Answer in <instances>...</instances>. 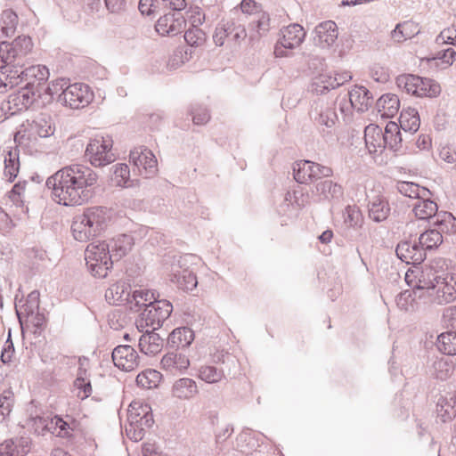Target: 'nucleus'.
<instances>
[{
    "instance_id": "22",
    "label": "nucleus",
    "mask_w": 456,
    "mask_h": 456,
    "mask_svg": "<svg viewBox=\"0 0 456 456\" xmlns=\"http://www.w3.org/2000/svg\"><path fill=\"white\" fill-rule=\"evenodd\" d=\"M397 256L407 264H420L424 259L422 248L409 242H401L396 248Z\"/></svg>"
},
{
    "instance_id": "26",
    "label": "nucleus",
    "mask_w": 456,
    "mask_h": 456,
    "mask_svg": "<svg viewBox=\"0 0 456 456\" xmlns=\"http://www.w3.org/2000/svg\"><path fill=\"white\" fill-rule=\"evenodd\" d=\"M389 213V204L383 196L377 195L370 200L369 216L374 221L380 222L386 220Z\"/></svg>"
},
{
    "instance_id": "42",
    "label": "nucleus",
    "mask_w": 456,
    "mask_h": 456,
    "mask_svg": "<svg viewBox=\"0 0 456 456\" xmlns=\"http://www.w3.org/2000/svg\"><path fill=\"white\" fill-rule=\"evenodd\" d=\"M18 25L17 14L11 11L5 10L0 17V30L4 37H12L16 30Z\"/></svg>"
},
{
    "instance_id": "63",
    "label": "nucleus",
    "mask_w": 456,
    "mask_h": 456,
    "mask_svg": "<svg viewBox=\"0 0 456 456\" xmlns=\"http://www.w3.org/2000/svg\"><path fill=\"white\" fill-rule=\"evenodd\" d=\"M414 301V297L411 292L404 291L402 293L398 298L397 304L402 308L405 309L406 311L412 309V302Z\"/></svg>"
},
{
    "instance_id": "31",
    "label": "nucleus",
    "mask_w": 456,
    "mask_h": 456,
    "mask_svg": "<svg viewBox=\"0 0 456 456\" xmlns=\"http://www.w3.org/2000/svg\"><path fill=\"white\" fill-rule=\"evenodd\" d=\"M133 245V239L126 234L113 239L110 247L111 258L114 257L116 260L121 259L131 251Z\"/></svg>"
},
{
    "instance_id": "2",
    "label": "nucleus",
    "mask_w": 456,
    "mask_h": 456,
    "mask_svg": "<svg viewBox=\"0 0 456 456\" xmlns=\"http://www.w3.org/2000/svg\"><path fill=\"white\" fill-rule=\"evenodd\" d=\"M418 289L431 290L433 301L438 305L448 304L456 299V273H443L438 274L431 267L422 270L419 281L413 285Z\"/></svg>"
},
{
    "instance_id": "12",
    "label": "nucleus",
    "mask_w": 456,
    "mask_h": 456,
    "mask_svg": "<svg viewBox=\"0 0 456 456\" xmlns=\"http://www.w3.org/2000/svg\"><path fill=\"white\" fill-rule=\"evenodd\" d=\"M49 76V69L44 65H34L23 70V77L28 80L26 86L37 92V97H41L43 93L49 94L46 85Z\"/></svg>"
},
{
    "instance_id": "30",
    "label": "nucleus",
    "mask_w": 456,
    "mask_h": 456,
    "mask_svg": "<svg viewBox=\"0 0 456 456\" xmlns=\"http://www.w3.org/2000/svg\"><path fill=\"white\" fill-rule=\"evenodd\" d=\"M419 24L413 20L399 23L392 32V38L398 43L410 39L419 34Z\"/></svg>"
},
{
    "instance_id": "18",
    "label": "nucleus",
    "mask_w": 456,
    "mask_h": 456,
    "mask_svg": "<svg viewBox=\"0 0 456 456\" xmlns=\"http://www.w3.org/2000/svg\"><path fill=\"white\" fill-rule=\"evenodd\" d=\"M338 26L332 20L323 21L315 28L314 40L322 48L332 45L338 39Z\"/></svg>"
},
{
    "instance_id": "36",
    "label": "nucleus",
    "mask_w": 456,
    "mask_h": 456,
    "mask_svg": "<svg viewBox=\"0 0 456 456\" xmlns=\"http://www.w3.org/2000/svg\"><path fill=\"white\" fill-rule=\"evenodd\" d=\"M53 133L54 127L49 120L39 119L30 125L28 140L37 141V138H46L53 135Z\"/></svg>"
},
{
    "instance_id": "13",
    "label": "nucleus",
    "mask_w": 456,
    "mask_h": 456,
    "mask_svg": "<svg viewBox=\"0 0 456 456\" xmlns=\"http://www.w3.org/2000/svg\"><path fill=\"white\" fill-rule=\"evenodd\" d=\"M305 36L304 28L299 24H290L281 30V37L279 44L275 46L274 53L277 56L285 55V49H293L298 47Z\"/></svg>"
},
{
    "instance_id": "51",
    "label": "nucleus",
    "mask_w": 456,
    "mask_h": 456,
    "mask_svg": "<svg viewBox=\"0 0 456 456\" xmlns=\"http://www.w3.org/2000/svg\"><path fill=\"white\" fill-rule=\"evenodd\" d=\"M176 283L183 290H191L197 286V278L194 273L189 270H183L181 274L175 275Z\"/></svg>"
},
{
    "instance_id": "6",
    "label": "nucleus",
    "mask_w": 456,
    "mask_h": 456,
    "mask_svg": "<svg viewBox=\"0 0 456 456\" xmlns=\"http://www.w3.org/2000/svg\"><path fill=\"white\" fill-rule=\"evenodd\" d=\"M114 142L110 135L91 138L86 147L85 158L94 167H102L117 159L113 151Z\"/></svg>"
},
{
    "instance_id": "10",
    "label": "nucleus",
    "mask_w": 456,
    "mask_h": 456,
    "mask_svg": "<svg viewBox=\"0 0 456 456\" xmlns=\"http://www.w3.org/2000/svg\"><path fill=\"white\" fill-rule=\"evenodd\" d=\"M332 175L330 167L322 166L309 160H301L294 167V178L300 183H310L322 177Z\"/></svg>"
},
{
    "instance_id": "4",
    "label": "nucleus",
    "mask_w": 456,
    "mask_h": 456,
    "mask_svg": "<svg viewBox=\"0 0 456 456\" xmlns=\"http://www.w3.org/2000/svg\"><path fill=\"white\" fill-rule=\"evenodd\" d=\"M49 95L59 94L58 101L71 109H81L89 105L94 100V92L84 83L68 85L64 78H57L48 84Z\"/></svg>"
},
{
    "instance_id": "55",
    "label": "nucleus",
    "mask_w": 456,
    "mask_h": 456,
    "mask_svg": "<svg viewBox=\"0 0 456 456\" xmlns=\"http://www.w3.org/2000/svg\"><path fill=\"white\" fill-rule=\"evenodd\" d=\"M14 403V394L11 390H4L0 395V414L9 415Z\"/></svg>"
},
{
    "instance_id": "39",
    "label": "nucleus",
    "mask_w": 456,
    "mask_h": 456,
    "mask_svg": "<svg viewBox=\"0 0 456 456\" xmlns=\"http://www.w3.org/2000/svg\"><path fill=\"white\" fill-rule=\"evenodd\" d=\"M436 413L444 422L452 419L456 415V401L452 397L442 396L436 404Z\"/></svg>"
},
{
    "instance_id": "19",
    "label": "nucleus",
    "mask_w": 456,
    "mask_h": 456,
    "mask_svg": "<svg viewBox=\"0 0 456 456\" xmlns=\"http://www.w3.org/2000/svg\"><path fill=\"white\" fill-rule=\"evenodd\" d=\"M161 367L166 371L176 375L188 369L190 366L189 357L182 353H168L161 359Z\"/></svg>"
},
{
    "instance_id": "37",
    "label": "nucleus",
    "mask_w": 456,
    "mask_h": 456,
    "mask_svg": "<svg viewBox=\"0 0 456 456\" xmlns=\"http://www.w3.org/2000/svg\"><path fill=\"white\" fill-rule=\"evenodd\" d=\"M437 205L429 200H418L413 205V213L420 220H428L437 214Z\"/></svg>"
},
{
    "instance_id": "48",
    "label": "nucleus",
    "mask_w": 456,
    "mask_h": 456,
    "mask_svg": "<svg viewBox=\"0 0 456 456\" xmlns=\"http://www.w3.org/2000/svg\"><path fill=\"white\" fill-rule=\"evenodd\" d=\"M198 377L207 383H216L221 381L224 375L223 370L206 365L200 368Z\"/></svg>"
},
{
    "instance_id": "59",
    "label": "nucleus",
    "mask_w": 456,
    "mask_h": 456,
    "mask_svg": "<svg viewBox=\"0 0 456 456\" xmlns=\"http://www.w3.org/2000/svg\"><path fill=\"white\" fill-rule=\"evenodd\" d=\"M159 0H140L139 10L142 15L154 14L159 7Z\"/></svg>"
},
{
    "instance_id": "47",
    "label": "nucleus",
    "mask_w": 456,
    "mask_h": 456,
    "mask_svg": "<svg viewBox=\"0 0 456 456\" xmlns=\"http://www.w3.org/2000/svg\"><path fill=\"white\" fill-rule=\"evenodd\" d=\"M184 40L192 47H200L207 41V34L200 28H190L184 33Z\"/></svg>"
},
{
    "instance_id": "1",
    "label": "nucleus",
    "mask_w": 456,
    "mask_h": 456,
    "mask_svg": "<svg viewBox=\"0 0 456 456\" xmlns=\"http://www.w3.org/2000/svg\"><path fill=\"white\" fill-rule=\"evenodd\" d=\"M98 181V174L91 167L72 164L48 177L46 185L55 202L67 207H77L92 199Z\"/></svg>"
},
{
    "instance_id": "34",
    "label": "nucleus",
    "mask_w": 456,
    "mask_h": 456,
    "mask_svg": "<svg viewBox=\"0 0 456 456\" xmlns=\"http://www.w3.org/2000/svg\"><path fill=\"white\" fill-rule=\"evenodd\" d=\"M162 380V374L152 369L141 371L136 377V384L142 389H153L159 387Z\"/></svg>"
},
{
    "instance_id": "3",
    "label": "nucleus",
    "mask_w": 456,
    "mask_h": 456,
    "mask_svg": "<svg viewBox=\"0 0 456 456\" xmlns=\"http://www.w3.org/2000/svg\"><path fill=\"white\" fill-rule=\"evenodd\" d=\"M109 219L104 208H86L74 217L71 224L72 235L76 240L86 242L101 235L106 230Z\"/></svg>"
},
{
    "instance_id": "38",
    "label": "nucleus",
    "mask_w": 456,
    "mask_h": 456,
    "mask_svg": "<svg viewBox=\"0 0 456 456\" xmlns=\"http://www.w3.org/2000/svg\"><path fill=\"white\" fill-rule=\"evenodd\" d=\"M28 182H18L12 189L7 193V198L11 201L12 206L20 208L22 211L25 208L24 202L27 196Z\"/></svg>"
},
{
    "instance_id": "61",
    "label": "nucleus",
    "mask_w": 456,
    "mask_h": 456,
    "mask_svg": "<svg viewBox=\"0 0 456 456\" xmlns=\"http://www.w3.org/2000/svg\"><path fill=\"white\" fill-rule=\"evenodd\" d=\"M210 119L208 111L202 107H197L192 112V121L196 125H204Z\"/></svg>"
},
{
    "instance_id": "40",
    "label": "nucleus",
    "mask_w": 456,
    "mask_h": 456,
    "mask_svg": "<svg viewBox=\"0 0 456 456\" xmlns=\"http://www.w3.org/2000/svg\"><path fill=\"white\" fill-rule=\"evenodd\" d=\"M400 126L394 121H389L383 132L385 147L396 150L402 142Z\"/></svg>"
},
{
    "instance_id": "24",
    "label": "nucleus",
    "mask_w": 456,
    "mask_h": 456,
    "mask_svg": "<svg viewBox=\"0 0 456 456\" xmlns=\"http://www.w3.org/2000/svg\"><path fill=\"white\" fill-rule=\"evenodd\" d=\"M145 333L142 335L139 341L141 351L145 354L154 355L159 353L163 347V340L160 336L154 333L153 330H143Z\"/></svg>"
},
{
    "instance_id": "43",
    "label": "nucleus",
    "mask_w": 456,
    "mask_h": 456,
    "mask_svg": "<svg viewBox=\"0 0 456 456\" xmlns=\"http://www.w3.org/2000/svg\"><path fill=\"white\" fill-rule=\"evenodd\" d=\"M18 315L20 323H25L28 329H32L34 333L37 332L38 330H41L45 324V318L44 314L39 313L31 312L25 315V313L20 310V312H18Z\"/></svg>"
},
{
    "instance_id": "44",
    "label": "nucleus",
    "mask_w": 456,
    "mask_h": 456,
    "mask_svg": "<svg viewBox=\"0 0 456 456\" xmlns=\"http://www.w3.org/2000/svg\"><path fill=\"white\" fill-rule=\"evenodd\" d=\"M434 224L439 229L441 233H455L456 232V218L449 212L437 213Z\"/></svg>"
},
{
    "instance_id": "64",
    "label": "nucleus",
    "mask_w": 456,
    "mask_h": 456,
    "mask_svg": "<svg viewBox=\"0 0 456 456\" xmlns=\"http://www.w3.org/2000/svg\"><path fill=\"white\" fill-rule=\"evenodd\" d=\"M333 86H340L345 83L348 82L352 78L350 71L344 70L341 72H336L334 75Z\"/></svg>"
},
{
    "instance_id": "28",
    "label": "nucleus",
    "mask_w": 456,
    "mask_h": 456,
    "mask_svg": "<svg viewBox=\"0 0 456 456\" xmlns=\"http://www.w3.org/2000/svg\"><path fill=\"white\" fill-rule=\"evenodd\" d=\"M29 451L28 441L6 440L0 444V456H25Z\"/></svg>"
},
{
    "instance_id": "17",
    "label": "nucleus",
    "mask_w": 456,
    "mask_h": 456,
    "mask_svg": "<svg viewBox=\"0 0 456 456\" xmlns=\"http://www.w3.org/2000/svg\"><path fill=\"white\" fill-rule=\"evenodd\" d=\"M185 19L181 13L169 12L161 16L156 23V31L161 36H175L183 31Z\"/></svg>"
},
{
    "instance_id": "7",
    "label": "nucleus",
    "mask_w": 456,
    "mask_h": 456,
    "mask_svg": "<svg viewBox=\"0 0 456 456\" xmlns=\"http://www.w3.org/2000/svg\"><path fill=\"white\" fill-rule=\"evenodd\" d=\"M32 48L33 42L26 36L18 37L11 43H0V69L9 65H21Z\"/></svg>"
},
{
    "instance_id": "21",
    "label": "nucleus",
    "mask_w": 456,
    "mask_h": 456,
    "mask_svg": "<svg viewBox=\"0 0 456 456\" xmlns=\"http://www.w3.org/2000/svg\"><path fill=\"white\" fill-rule=\"evenodd\" d=\"M4 176L9 182H12L20 171L19 151L15 147L4 149Z\"/></svg>"
},
{
    "instance_id": "23",
    "label": "nucleus",
    "mask_w": 456,
    "mask_h": 456,
    "mask_svg": "<svg viewBox=\"0 0 456 456\" xmlns=\"http://www.w3.org/2000/svg\"><path fill=\"white\" fill-rule=\"evenodd\" d=\"M366 147L370 153H376L385 148L382 129L374 124H370L364 130Z\"/></svg>"
},
{
    "instance_id": "14",
    "label": "nucleus",
    "mask_w": 456,
    "mask_h": 456,
    "mask_svg": "<svg viewBox=\"0 0 456 456\" xmlns=\"http://www.w3.org/2000/svg\"><path fill=\"white\" fill-rule=\"evenodd\" d=\"M127 419L130 424L129 428H126V433L129 436L134 425L141 428L143 425H148L152 420L151 408L148 403L141 400H134L129 404Z\"/></svg>"
},
{
    "instance_id": "29",
    "label": "nucleus",
    "mask_w": 456,
    "mask_h": 456,
    "mask_svg": "<svg viewBox=\"0 0 456 456\" xmlns=\"http://www.w3.org/2000/svg\"><path fill=\"white\" fill-rule=\"evenodd\" d=\"M43 425L44 428L56 435L57 436L66 437L70 435V427L61 418L54 416L50 419L40 418L37 419Z\"/></svg>"
},
{
    "instance_id": "46",
    "label": "nucleus",
    "mask_w": 456,
    "mask_h": 456,
    "mask_svg": "<svg viewBox=\"0 0 456 456\" xmlns=\"http://www.w3.org/2000/svg\"><path fill=\"white\" fill-rule=\"evenodd\" d=\"M419 245L422 250L437 248L443 242V235L437 230H429L419 236Z\"/></svg>"
},
{
    "instance_id": "50",
    "label": "nucleus",
    "mask_w": 456,
    "mask_h": 456,
    "mask_svg": "<svg viewBox=\"0 0 456 456\" xmlns=\"http://www.w3.org/2000/svg\"><path fill=\"white\" fill-rule=\"evenodd\" d=\"M133 300L137 306H146V308L159 301L155 292L148 289L135 290L133 293Z\"/></svg>"
},
{
    "instance_id": "27",
    "label": "nucleus",
    "mask_w": 456,
    "mask_h": 456,
    "mask_svg": "<svg viewBox=\"0 0 456 456\" xmlns=\"http://www.w3.org/2000/svg\"><path fill=\"white\" fill-rule=\"evenodd\" d=\"M377 108L381 117H394L400 108L399 98L392 94H384L378 100Z\"/></svg>"
},
{
    "instance_id": "62",
    "label": "nucleus",
    "mask_w": 456,
    "mask_h": 456,
    "mask_svg": "<svg viewBox=\"0 0 456 456\" xmlns=\"http://www.w3.org/2000/svg\"><path fill=\"white\" fill-rule=\"evenodd\" d=\"M456 38V29L453 28H447L442 30L437 37V42L442 44L451 45Z\"/></svg>"
},
{
    "instance_id": "56",
    "label": "nucleus",
    "mask_w": 456,
    "mask_h": 456,
    "mask_svg": "<svg viewBox=\"0 0 456 456\" xmlns=\"http://www.w3.org/2000/svg\"><path fill=\"white\" fill-rule=\"evenodd\" d=\"M397 188L402 194L409 198H419L420 191H425V189H420L418 184L411 182H400Z\"/></svg>"
},
{
    "instance_id": "53",
    "label": "nucleus",
    "mask_w": 456,
    "mask_h": 456,
    "mask_svg": "<svg viewBox=\"0 0 456 456\" xmlns=\"http://www.w3.org/2000/svg\"><path fill=\"white\" fill-rule=\"evenodd\" d=\"M3 72L6 78L3 80L4 88H7V90L19 86L23 80V70L18 69L17 68L10 69Z\"/></svg>"
},
{
    "instance_id": "57",
    "label": "nucleus",
    "mask_w": 456,
    "mask_h": 456,
    "mask_svg": "<svg viewBox=\"0 0 456 456\" xmlns=\"http://www.w3.org/2000/svg\"><path fill=\"white\" fill-rule=\"evenodd\" d=\"M186 13L187 20L191 26V28H200L205 21V13L198 6L191 7Z\"/></svg>"
},
{
    "instance_id": "15",
    "label": "nucleus",
    "mask_w": 456,
    "mask_h": 456,
    "mask_svg": "<svg viewBox=\"0 0 456 456\" xmlns=\"http://www.w3.org/2000/svg\"><path fill=\"white\" fill-rule=\"evenodd\" d=\"M37 97V92L30 90L29 86H24L14 94L9 95L6 102V110L10 115H14L23 110H27Z\"/></svg>"
},
{
    "instance_id": "35",
    "label": "nucleus",
    "mask_w": 456,
    "mask_h": 456,
    "mask_svg": "<svg viewBox=\"0 0 456 456\" xmlns=\"http://www.w3.org/2000/svg\"><path fill=\"white\" fill-rule=\"evenodd\" d=\"M349 101L354 109L362 111L370 103V92L363 86H354L349 92Z\"/></svg>"
},
{
    "instance_id": "41",
    "label": "nucleus",
    "mask_w": 456,
    "mask_h": 456,
    "mask_svg": "<svg viewBox=\"0 0 456 456\" xmlns=\"http://www.w3.org/2000/svg\"><path fill=\"white\" fill-rule=\"evenodd\" d=\"M74 388L77 392V396L82 400L91 395L93 391L92 385L86 370L79 368L77 377L74 381Z\"/></svg>"
},
{
    "instance_id": "54",
    "label": "nucleus",
    "mask_w": 456,
    "mask_h": 456,
    "mask_svg": "<svg viewBox=\"0 0 456 456\" xmlns=\"http://www.w3.org/2000/svg\"><path fill=\"white\" fill-rule=\"evenodd\" d=\"M334 76L328 74H321L315 77L314 86V89L318 93H323L326 90L335 89L337 86H333Z\"/></svg>"
},
{
    "instance_id": "52",
    "label": "nucleus",
    "mask_w": 456,
    "mask_h": 456,
    "mask_svg": "<svg viewBox=\"0 0 456 456\" xmlns=\"http://www.w3.org/2000/svg\"><path fill=\"white\" fill-rule=\"evenodd\" d=\"M338 120L337 114L331 107H322L319 112L318 118H315V121L320 126L327 127L333 126Z\"/></svg>"
},
{
    "instance_id": "60",
    "label": "nucleus",
    "mask_w": 456,
    "mask_h": 456,
    "mask_svg": "<svg viewBox=\"0 0 456 456\" xmlns=\"http://www.w3.org/2000/svg\"><path fill=\"white\" fill-rule=\"evenodd\" d=\"M317 189L322 192H328L331 197L339 196L342 194V187L332 181H324L317 185Z\"/></svg>"
},
{
    "instance_id": "58",
    "label": "nucleus",
    "mask_w": 456,
    "mask_h": 456,
    "mask_svg": "<svg viewBox=\"0 0 456 456\" xmlns=\"http://www.w3.org/2000/svg\"><path fill=\"white\" fill-rule=\"evenodd\" d=\"M229 22L222 21L216 28L215 33L213 35V40L216 45H223L224 44L225 38L228 37L229 29H230Z\"/></svg>"
},
{
    "instance_id": "49",
    "label": "nucleus",
    "mask_w": 456,
    "mask_h": 456,
    "mask_svg": "<svg viewBox=\"0 0 456 456\" xmlns=\"http://www.w3.org/2000/svg\"><path fill=\"white\" fill-rule=\"evenodd\" d=\"M112 181L117 186H129L130 170L126 164H118L115 166Z\"/></svg>"
},
{
    "instance_id": "8",
    "label": "nucleus",
    "mask_w": 456,
    "mask_h": 456,
    "mask_svg": "<svg viewBox=\"0 0 456 456\" xmlns=\"http://www.w3.org/2000/svg\"><path fill=\"white\" fill-rule=\"evenodd\" d=\"M396 83L407 94L417 97H436L441 92L440 86L434 80L415 75H401Z\"/></svg>"
},
{
    "instance_id": "32",
    "label": "nucleus",
    "mask_w": 456,
    "mask_h": 456,
    "mask_svg": "<svg viewBox=\"0 0 456 456\" xmlns=\"http://www.w3.org/2000/svg\"><path fill=\"white\" fill-rule=\"evenodd\" d=\"M400 127L411 133H415L420 126V118L414 108L403 109L400 115Z\"/></svg>"
},
{
    "instance_id": "16",
    "label": "nucleus",
    "mask_w": 456,
    "mask_h": 456,
    "mask_svg": "<svg viewBox=\"0 0 456 456\" xmlns=\"http://www.w3.org/2000/svg\"><path fill=\"white\" fill-rule=\"evenodd\" d=\"M112 360L118 369L131 371L139 365V355L130 346H118L112 352Z\"/></svg>"
},
{
    "instance_id": "20",
    "label": "nucleus",
    "mask_w": 456,
    "mask_h": 456,
    "mask_svg": "<svg viewBox=\"0 0 456 456\" xmlns=\"http://www.w3.org/2000/svg\"><path fill=\"white\" fill-rule=\"evenodd\" d=\"M199 393L197 383L189 378L177 379L172 387V396L178 400H191Z\"/></svg>"
},
{
    "instance_id": "25",
    "label": "nucleus",
    "mask_w": 456,
    "mask_h": 456,
    "mask_svg": "<svg viewBox=\"0 0 456 456\" xmlns=\"http://www.w3.org/2000/svg\"><path fill=\"white\" fill-rule=\"evenodd\" d=\"M130 296V286L126 282L112 284L105 292V298L109 304L120 305L126 303Z\"/></svg>"
},
{
    "instance_id": "9",
    "label": "nucleus",
    "mask_w": 456,
    "mask_h": 456,
    "mask_svg": "<svg viewBox=\"0 0 456 456\" xmlns=\"http://www.w3.org/2000/svg\"><path fill=\"white\" fill-rule=\"evenodd\" d=\"M173 305L167 300H159L145 308L137 321V327L142 330H155L170 315Z\"/></svg>"
},
{
    "instance_id": "11",
    "label": "nucleus",
    "mask_w": 456,
    "mask_h": 456,
    "mask_svg": "<svg viewBox=\"0 0 456 456\" xmlns=\"http://www.w3.org/2000/svg\"><path fill=\"white\" fill-rule=\"evenodd\" d=\"M129 161L141 175H153L157 171V159L152 151L145 147L134 148L130 152Z\"/></svg>"
},
{
    "instance_id": "5",
    "label": "nucleus",
    "mask_w": 456,
    "mask_h": 456,
    "mask_svg": "<svg viewBox=\"0 0 456 456\" xmlns=\"http://www.w3.org/2000/svg\"><path fill=\"white\" fill-rule=\"evenodd\" d=\"M86 266L93 276L104 278L112 268L110 245L103 240H97L87 245L85 251Z\"/></svg>"
},
{
    "instance_id": "45",
    "label": "nucleus",
    "mask_w": 456,
    "mask_h": 456,
    "mask_svg": "<svg viewBox=\"0 0 456 456\" xmlns=\"http://www.w3.org/2000/svg\"><path fill=\"white\" fill-rule=\"evenodd\" d=\"M437 347L444 354L456 355V332L448 331L439 335Z\"/></svg>"
},
{
    "instance_id": "33",
    "label": "nucleus",
    "mask_w": 456,
    "mask_h": 456,
    "mask_svg": "<svg viewBox=\"0 0 456 456\" xmlns=\"http://www.w3.org/2000/svg\"><path fill=\"white\" fill-rule=\"evenodd\" d=\"M194 340L193 331L187 327L174 330L169 337L168 343L174 347H186Z\"/></svg>"
}]
</instances>
